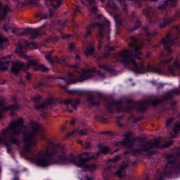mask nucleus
<instances>
[{
  "label": "nucleus",
  "mask_w": 180,
  "mask_h": 180,
  "mask_svg": "<svg viewBox=\"0 0 180 180\" xmlns=\"http://www.w3.org/2000/svg\"><path fill=\"white\" fill-rule=\"evenodd\" d=\"M99 152L89 156V158H82V155H88L89 153H83L82 155L74 157L72 155H68L65 151H61L58 153L57 160H52L49 162L48 158L56 155V152H50L49 148L44 149L40 152L38 155L33 160L34 164L37 167H42L43 168L49 167V165H68L72 164L76 167H80L83 168L84 171H96L98 166L96 164L86 165V162L91 161V160H96L101 155V153L103 154H108L109 148L105 145L98 146Z\"/></svg>",
  "instance_id": "f257e3e1"
},
{
  "label": "nucleus",
  "mask_w": 180,
  "mask_h": 180,
  "mask_svg": "<svg viewBox=\"0 0 180 180\" xmlns=\"http://www.w3.org/2000/svg\"><path fill=\"white\" fill-rule=\"evenodd\" d=\"M29 129L23 126V120L19 118L17 121L11 122L7 129H4L0 136V143H5L6 146L18 143V137L22 133L24 136V153H30L32 146H36V141L32 139L33 135L39 130V124L31 122Z\"/></svg>",
  "instance_id": "f03ea898"
},
{
  "label": "nucleus",
  "mask_w": 180,
  "mask_h": 180,
  "mask_svg": "<svg viewBox=\"0 0 180 180\" xmlns=\"http://www.w3.org/2000/svg\"><path fill=\"white\" fill-rule=\"evenodd\" d=\"M36 60H30L25 66L23 63L18 61L12 62L11 56L6 57L0 56V70H11L13 72H15V74H18L20 70H27V68H30L32 65H36Z\"/></svg>",
  "instance_id": "7ed1b4c3"
},
{
  "label": "nucleus",
  "mask_w": 180,
  "mask_h": 180,
  "mask_svg": "<svg viewBox=\"0 0 180 180\" xmlns=\"http://www.w3.org/2000/svg\"><path fill=\"white\" fill-rule=\"evenodd\" d=\"M131 57H133V55H130V52L129 51H124L119 54L118 61H120L124 64H132L136 67L138 71H140V72H156L157 74H161V69L150 65L146 66L143 65H136V62L133 58H131Z\"/></svg>",
  "instance_id": "20e7f679"
},
{
  "label": "nucleus",
  "mask_w": 180,
  "mask_h": 180,
  "mask_svg": "<svg viewBox=\"0 0 180 180\" xmlns=\"http://www.w3.org/2000/svg\"><path fill=\"white\" fill-rule=\"evenodd\" d=\"M94 70H83V73H82L77 80H74V76L71 73H68L66 77H60L61 81L65 82V84H61L63 88H67L70 84H75V82L85 81V79H88V78H91L90 76L91 72H94Z\"/></svg>",
  "instance_id": "39448f33"
},
{
  "label": "nucleus",
  "mask_w": 180,
  "mask_h": 180,
  "mask_svg": "<svg viewBox=\"0 0 180 180\" xmlns=\"http://www.w3.org/2000/svg\"><path fill=\"white\" fill-rule=\"evenodd\" d=\"M161 139H156L154 144L151 146L150 143L141 144L139 146V148L136 150V153H139L140 154H150V150L153 147H157L158 148H161Z\"/></svg>",
  "instance_id": "423d86ee"
},
{
  "label": "nucleus",
  "mask_w": 180,
  "mask_h": 180,
  "mask_svg": "<svg viewBox=\"0 0 180 180\" xmlns=\"http://www.w3.org/2000/svg\"><path fill=\"white\" fill-rule=\"evenodd\" d=\"M29 46H30L31 49H37V44L36 43H32L29 44L27 41H22L21 43L19 44L18 48L15 50V52L18 53V54H23V53H25V51L26 50V48Z\"/></svg>",
  "instance_id": "0eeeda50"
},
{
  "label": "nucleus",
  "mask_w": 180,
  "mask_h": 180,
  "mask_svg": "<svg viewBox=\"0 0 180 180\" xmlns=\"http://www.w3.org/2000/svg\"><path fill=\"white\" fill-rule=\"evenodd\" d=\"M162 65H168L169 64L170 67L169 68V70L172 72L174 68H180V56L176 58L173 60V66H172V58L169 60H166L164 62H162Z\"/></svg>",
  "instance_id": "6e6552de"
},
{
  "label": "nucleus",
  "mask_w": 180,
  "mask_h": 180,
  "mask_svg": "<svg viewBox=\"0 0 180 180\" xmlns=\"http://www.w3.org/2000/svg\"><path fill=\"white\" fill-rule=\"evenodd\" d=\"M129 165L128 163H124L120 167L119 170L115 173V175L118 176V178H123L124 175H126V173L124 172V168Z\"/></svg>",
  "instance_id": "1a4fd4ad"
},
{
  "label": "nucleus",
  "mask_w": 180,
  "mask_h": 180,
  "mask_svg": "<svg viewBox=\"0 0 180 180\" xmlns=\"http://www.w3.org/2000/svg\"><path fill=\"white\" fill-rule=\"evenodd\" d=\"M131 41L132 42L131 44V46L132 47H134L135 49V51L132 54H136V56H139V54H140V46H136V44H134L136 43V41H137V39H136L135 37H131Z\"/></svg>",
  "instance_id": "9d476101"
},
{
  "label": "nucleus",
  "mask_w": 180,
  "mask_h": 180,
  "mask_svg": "<svg viewBox=\"0 0 180 180\" xmlns=\"http://www.w3.org/2000/svg\"><path fill=\"white\" fill-rule=\"evenodd\" d=\"M39 30H40V28L37 30H27V34H31L32 39H36L37 36H39Z\"/></svg>",
  "instance_id": "9b49d317"
},
{
  "label": "nucleus",
  "mask_w": 180,
  "mask_h": 180,
  "mask_svg": "<svg viewBox=\"0 0 180 180\" xmlns=\"http://www.w3.org/2000/svg\"><path fill=\"white\" fill-rule=\"evenodd\" d=\"M9 11V7L8 6H5L2 7V3L0 1V16H5L8 11Z\"/></svg>",
  "instance_id": "f8f14e48"
},
{
  "label": "nucleus",
  "mask_w": 180,
  "mask_h": 180,
  "mask_svg": "<svg viewBox=\"0 0 180 180\" xmlns=\"http://www.w3.org/2000/svg\"><path fill=\"white\" fill-rule=\"evenodd\" d=\"M1 110H2V112H8V110H11V112H13L15 110H18V105H15L7 107H1Z\"/></svg>",
  "instance_id": "ddd939ff"
},
{
  "label": "nucleus",
  "mask_w": 180,
  "mask_h": 180,
  "mask_svg": "<svg viewBox=\"0 0 180 180\" xmlns=\"http://www.w3.org/2000/svg\"><path fill=\"white\" fill-rule=\"evenodd\" d=\"M64 103L65 105H71V106H72V108H75V105H78V103H79V101H72L71 99H66L64 101Z\"/></svg>",
  "instance_id": "4468645a"
},
{
  "label": "nucleus",
  "mask_w": 180,
  "mask_h": 180,
  "mask_svg": "<svg viewBox=\"0 0 180 180\" xmlns=\"http://www.w3.org/2000/svg\"><path fill=\"white\" fill-rule=\"evenodd\" d=\"M8 43V39L0 35V49H5Z\"/></svg>",
  "instance_id": "2eb2a0df"
},
{
  "label": "nucleus",
  "mask_w": 180,
  "mask_h": 180,
  "mask_svg": "<svg viewBox=\"0 0 180 180\" xmlns=\"http://www.w3.org/2000/svg\"><path fill=\"white\" fill-rule=\"evenodd\" d=\"M162 43L163 44H174V37L167 36L165 39H164Z\"/></svg>",
  "instance_id": "dca6fc26"
},
{
  "label": "nucleus",
  "mask_w": 180,
  "mask_h": 180,
  "mask_svg": "<svg viewBox=\"0 0 180 180\" xmlns=\"http://www.w3.org/2000/svg\"><path fill=\"white\" fill-rule=\"evenodd\" d=\"M174 20H175V19H174V18H167V19L165 20L163 23L161 25V27H164V26H165V25H168V23H171V22H174Z\"/></svg>",
  "instance_id": "f3484780"
},
{
  "label": "nucleus",
  "mask_w": 180,
  "mask_h": 180,
  "mask_svg": "<svg viewBox=\"0 0 180 180\" xmlns=\"http://www.w3.org/2000/svg\"><path fill=\"white\" fill-rule=\"evenodd\" d=\"M94 51L95 49L92 46H91L90 48H86L85 54L86 56H91V54H92Z\"/></svg>",
  "instance_id": "a211bd4d"
},
{
  "label": "nucleus",
  "mask_w": 180,
  "mask_h": 180,
  "mask_svg": "<svg viewBox=\"0 0 180 180\" xmlns=\"http://www.w3.org/2000/svg\"><path fill=\"white\" fill-rule=\"evenodd\" d=\"M58 5H54V4H51V9H57V8H58L60 6V5L61 4V1L60 0H56Z\"/></svg>",
  "instance_id": "6ab92c4d"
},
{
  "label": "nucleus",
  "mask_w": 180,
  "mask_h": 180,
  "mask_svg": "<svg viewBox=\"0 0 180 180\" xmlns=\"http://www.w3.org/2000/svg\"><path fill=\"white\" fill-rule=\"evenodd\" d=\"M51 15H53V11L51 10H49V14L45 15L44 17H41V19H49V18H51Z\"/></svg>",
  "instance_id": "aec40b11"
},
{
  "label": "nucleus",
  "mask_w": 180,
  "mask_h": 180,
  "mask_svg": "<svg viewBox=\"0 0 180 180\" xmlns=\"http://www.w3.org/2000/svg\"><path fill=\"white\" fill-rule=\"evenodd\" d=\"M173 121H174V120L172 118H170L169 120H168L166 122V127L167 128L171 127V124L172 123Z\"/></svg>",
  "instance_id": "412c9836"
},
{
  "label": "nucleus",
  "mask_w": 180,
  "mask_h": 180,
  "mask_svg": "<svg viewBox=\"0 0 180 180\" xmlns=\"http://www.w3.org/2000/svg\"><path fill=\"white\" fill-rule=\"evenodd\" d=\"M100 68H101L102 70H104L105 71H110V68H109V66H106L105 65H101Z\"/></svg>",
  "instance_id": "4be33fe9"
},
{
  "label": "nucleus",
  "mask_w": 180,
  "mask_h": 180,
  "mask_svg": "<svg viewBox=\"0 0 180 180\" xmlns=\"http://www.w3.org/2000/svg\"><path fill=\"white\" fill-rule=\"evenodd\" d=\"M86 133H87L86 129H83V130L79 131V134H80V136H85V134H86Z\"/></svg>",
  "instance_id": "5701e85b"
},
{
  "label": "nucleus",
  "mask_w": 180,
  "mask_h": 180,
  "mask_svg": "<svg viewBox=\"0 0 180 180\" xmlns=\"http://www.w3.org/2000/svg\"><path fill=\"white\" fill-rule=\"evenodd\" d=\"M45 58L49 61V63H53V59L50 55H46Z\"/></svg>",
  "instance_id": "b1692460"
},
{
  "label": "nucleus",
  "mask_w": 180,
  "mask_h": 180,
  "mask_svg": "<svg viewBox=\"0 0 180 180\" xmlns=\"http://www.w3.org/2000/svg\"><path fill=\"white\" fill-rule=\"evenodd\" d=\"M175 172L176 175H180V165L176 167Z\"/></svg>",
  "instance_id": "393cba45"
},
{
  "label": "nucleus",
  "mask_w": 180,
  "mask_h": 180,
  "mask_svg": "<svg viewBox=\"0 0 180 180\" xmlns=\"http://www.w3.org/2000/svg\"><path fill=\"white\" fill-rule=\"evenodd\" d=\"M91 12H92L93 13H95L96 12V11H98V7H92L91 8H90Z\"/></svg>",
  "instance_id": "a878e982"
},
{
  "label": "nucleus",
  "mask_w": 180,
  "mask_h": 180,
  "mask_svg": "<svg viewBox=\"0 0 180 180\" xmlns=\"http://www.w3.org/2000/svg\"><path fill=\"white\" fill-rule=\"evenodd\" d=\"M119 160H120V155H117L115 156L113 159H112V161H119Z\"/></svg>",
  "instance_id": "bb28decb"
},
{
  "label": "nucleus",
  "mask_w": 180,
  "mask_h": 180,
  "mask_svg": "<svg viewBox=\"0 0 180 180\" xmlns=\"http://www.w3.org/2000/svg\"><path fill=\"white\" fill-rule=\"evenodd\" d=\"M74 48H75L74 44H70L69 45V50H70V51H72V50H73Z\"/></svg>",
  "instance_id": "cd10ccee"
},
{
  "label": "nucleus",
  "mask_w": 180,
  "mask_h": 180,
  "mask_svg": "<svg viewBox=\"0 0 180 180\" xmlns=\"http://www.w3.org/2000/svg\"><path fill=\"white\" fill-rule=\"evenodd\" d=\"M84 1H86L89 5H91V4H95V0H84Z\"/></svg>",
  "instance_id": "c85d7f7f"
},
{
  "label": "nucleus",
  "mask_w": 180,
  "mask_h": 180,
  "mask_svg": "<svg viewBox=\"0 0 180 180\" xmlns=\"http://www.w3.org/2000/svg\"><path fill=\"white\" fill-rule=\"evenodd\" d=\"M114 19H115V22L117 23V22H119V15H115V17H114Z\"/></svg>",
  "instance_id": "c756f323"
},
{
  "label": "nucleus",
  "mask_w": 180,
  "mask_h": 180,
  "mask_svg": "<svg viewBox=\"0 0 180 180\" xmlns=\"http://www.w3.org/2000/svg\"><path fill=\"white\" fill-rule=\"evenodd\" d=\"M41 68L42 71H47V68H46L44 65H41Z\"/></svg>",
  "instance_id": "7c9ffc66"
},
{
  "label": "nucleus",
  "mask_w": 180,
  "mask_h": 180,
  "mask_svg": "<svg viewBox=\"0 0 180 180\" xmlns=\"http://www.w3.org/2000/svg\"><path fill=\"white\" fill-rule=\"evenodd\" d=\"M86 148H89V147H91V143L89 142H87L86 143Z\"/></svg>",
  "instance_id": "2f4dec72"
},
{
  "label": "nucleus",
  "mask_w": 180,
  "mask_h": 180,
  "mask_svg": "<svg viewBox=\"0 0 180 180\" xmlns=\"http://www.w3.org/2000/svg\"><path fill=\"white\" fill-rule=\"evenodd\" d=\"M100 30H103V28L105 27V25H98Z\"/></svg>",
  "instance_id": "473e14b6"
},
{
  "label": "nucleus",
  "mask_w": 180,
  "mask_h": 180,
  "mask_svg": "<svg viewBox=\"0 0 180 180\" xmlns=\"http://www.w3.org/2000/svg\"><path fill=\"white\" fill-rule=\"evenodd\" d=\"M75 119L72 120L70 122V124L72 125V124H75Z\"/></svg>",
  "instance_id": "72a5a7b5"
},
{
  "label": "nucleus",
  "mask_w": 180,
  "mask_h": 180,
  "mask_svg": "<svg viewBox=\"0 0 180 180\" xmlns=\"http://www.w3.org/2000/svg\"><path fill=\"white\" fill-rule=\"evenodd\" d=\"M84 180H94V179H89L88 176H84Z\"/></svg>",
  "instance_id": "f704fd0d"
},
{
  "label": "nucleus",
  "mask_w": 180,
  "mask_h": 180,
  "mask_svg": "<svg viewBox=\"0 0 180 180\" xmlns=\"http://www.w3.org/2000/svg\"><path fill=\"white\" fill-rule=\"evenodd\" d=\"M18 30H19L18 29L14 30L12 31V33H15V34H17V32H18Z\"/></svg>",
  "instance_id": "c9c22d12"
},
{
  "label": "nucleus",
  "mask_w": 180,
  "mask_h": 180,
  "mask_svg": "<svg viewBox=\"0 0 180 180\" xmlns=\"http://www.w3.org/2000/svg\"><path fill=\"white\" fill-rule=\"evenodd\" d=\"M172 144V142H169L167 145L164 146L163 147H169Z\"/></svg>",
  "instance_id": "e433bc0d"
},
{
  "label": "nucleus",
  "mask_w": 180,
  "mask_h": 180,
  "mask_svg": "<svg viewBox=\"0 0 180 180\" xmlns=\"http://www.w3.org/2000/svg\"><path fill=\"white\" fill-rule=\"evenodd\" d=\"M4 29L6 30V32H8L9 30V29L7 28L6 25L4 26Z\"/></svg>",
  "instance_id": "4c0bfd02"
},
{
  "label": "nucleus",
  "mask_w": 180,
  "mask_h": 180,
  "mask_svg": "<svg viewBox=\"0 0 180 180\" xmlns=\"http://www.w3.org/2000/svg\"><path fill=\"white\" fill-rule=\"evenodd\" d=\"M75 12H79V7H77V8H76Z\"/></svg>",
  "instance_id": "58836bf2"
},
{
  "label": "nucleus",
  "mask_w": 180,
  "mask_h": 180,
  "mask_svg": "<svg viewBox=\"0 0 180 180\" xmlns=\"http://www.w3.org/2000/svg\"><path fill=\"white\" fill-rule=\"evenodd\" d=\"M89 34H91V31L90 30L87 31L86 36H89Z\"/></svg>",
  "instance_id": "ea45409f"
},
{
  "label": "nucleus",
  "mask_w": 180,
  "mask_h": 180,
  "mask_svg": "<svg viewBox=\"0 0 180 180\" xmlns=\"http://www.w3.org/2000/svg\"><path fill=\"white\" fill-rule=\"evenodd\" d=\"M109 51H113V50H115V48H109Z\"/></svg>",
  "instance_id": "a19ab883"
},
{
  "label": "nucleus",
  "mask_w": 180,
  "mask_h": 180,
  "mask_svg": "<svg viewBox=\"0 0 180 180\" xmlns=\"http://www.w3.org/2000/svg\"><path fill=\"white\" fill-rule=\"evenodd\" d=\"M26 78H27V79H30V75H27L26 76Z\"/></svg>",
  "instance_id": "79ce46f5"
},
{
  "label": "nucleus",
  "mask_w": 180,
  "mask_h": 180,
  "mask_svg": "<svg viewBox=\"0 0 180 180\" xmlns=\"http://www.w3.org/2000/svg\"><path fill=\"white\" fill-rule=\"evenodd\" d=\"M167 51H168V53H171V49L167 48Z\"/></svg>",
  "instance_id": "37998d69"
},
{
  "label": "nucleus",
  "mask_w": 180,
  "mask_h": 180,
  "mask_svg": "<svg viewBox=\"0 0 180 180\" xmlns=\"http://www.w3.org/2000/svg\"><path fill=\"white\" fill-rule=\"evenodd\" d=\"M40 108L43 109V108H46V106L45 105H41Z\"/></svg>",
  "instance_id": "c03bdc74"
},
{
  "label": "nucleus",
  "mask_w": 180,
  "mask_h": 180,
  "mask_svg": "<svg viewBox=\"0 0 180 180\" xmlns=\"http://www.w3.org/2000/svg\"><path fill=\"white\" fill-rule=\"evenodd\" d=\"M23 57H24V58H27V56H26L25 54H23Z\"/></svg>",
  "instance_id": "a18cd8bd"
},
{
  "label": "nucleus",
  "mask_w": 180,
  "mask_h": 180,
  "mask_svg": "<svg viewBox=\"0 0 180 180\" xmlns=\"http://www.w3.org/2000/svg\"><path fill=\"white\" fill-rule=\"evenodd\" d=\"M91 103H92L93 105H96L95 103H94L93 101H91Z\"/></svg>",
  "instance_id": "49530a36"
},
{
  "label": "nucleus",
  "mask_w": 180,
  "mask_h": 180,
  "mask_svg": "<svg viewBox=\"0 0 180 180\" xmlns=\"http://www.w3.org/2000/svg\"><path fill=\"white\" fill-rule=\"evenodd\" d=\"M170 1H172V2H175L176 0H170Z\"/></svg>",
  "instance_id": "de8ad7c7"
},
{
  "label": "nucleus",
  "mask_w": 180,
  "mask_h": 180,
  "mask_svg": "<svg viewBox=\"0 0 180 180\" xmlns=\"http://www.w3.org/2000/svg\"><path fill=\"white\" fill-rule=\"evenodd\" d=\"M1 117H2V114H0V119H1Z\"/></svg>",
  "instance_id": "09e8293b"
},
{
  "label": "nucleus",
  "mask_w": 180,
  "mask_h": 180,
  "mask_svg": "<svg viewBox=\"0 0 180 180\" xmlns=\"http://www.w3.org/2000/svg\"><path fill=\"white\" fill-rule=\"evenodd\" d=\"M58 63H61V61H60V60H58Z\"/></svg>",
  "instance_id": "8fccbe9b"
},
{
  "label": "nucleus",
  "mask_w": 180,
  "mask_h": 180,
  "mask_svg": "<svg viewBox=\"0 0 180 180\" xmlns=\"http://www.w3.org/2000/svg\"><path fill=\"white\" fill-rule=\"evenodd\" d=\"M101 2H103V0H100Z\"/></svg>",
  "instance_id": "3c124183"
},
{
  "label": "nucleus",
  "mask_w": 180,
  "mask_h": 180,
  "mask_svg": "<svg viewBox=\"0 0 180 180\" xmlns=\"http://www.w3.org/2000/svg\"><path fill=\"white\" fill-rule=\"evenodd\" d=\"M40 85H41V84H39V86H40Z\"/></svg>",
  "instance_id": "603ef678"
},
{
  "label": "nucleus",
  "mask_w": 180,
  "mask_h": 180,
  "mask_svg": "<svg viewBox=\"0 0 180 180\" xmlns=\"http://www.w3.org/2000/svg\"><path fill=\"white\" fill-rule=\"evenodd\" d=\"M11 116H12V115H13V113L11 112Z\"/></svg>",
  "instance_id": "864d4df0"
},
{
  "label": "nucleus",
  "mask_w": 180,
  "mask_h": 180,
  "mask_svg": "<svg viewBox=\"0 0 180 180\" xmlns=\"http://www.w3.org/2000/svg\"><path fill=\"white\" fill-rule=\"evenodd\" d=\"M65 22L67 23V20H65Z\"/></svg>",
  "instance_id": "5fc2aeb1"
},
{
  "label": "nucleus",
  "mask_w": 180,
  "mask_h": 180,
  "mask_svg": "<svg viewBox=\"0 0 180 180\" xmlns=\"http://www.w3.org/2000/svg\"><path fill=\"white\" fill-rule=\"evenodd\" d=\"M67 37H70V35H68Z\"/></svg>",
  "instance_id": "6e6d98bb"
},
{
  "label": "nucleus",
  "mask_w": 180,
  "mask_h": 180,
  "mask_svg": "<svg viewBox=\"0 0 180 180\" xmlns=\"http://www.w3.org/2000/svg\"><path fill=\"white\" fill-rule=\"evenodd\" d=\"M98 49H101V46H98Z\"/></svg>",
  "instance_id": "4d7b16f0"
},
{
  "label": "nucleus",
  "mask_w": 180,
  "mask_h": 180,
  "mask_svg": "<svg viewBox=\"0 0 180 180\" xmlns=\"http://www.w3.org/2000/svg\"><path fill=\"white\" fill-rule=\"evenodd\" d=\"M82 4H84V1H82Z\"/></svg>",
  "instance_id": "13d9d810"
},
{
  "label": "nucleus",
  "mask_w": 180,
  "mask_h": 180,
  "mask_svg": "<svg viewBox=\"0 0 180 180\" xmlns=\"http://www.w3.org/2000/svg\"><path fill=\"white\" fill-rule=\"evenodd\" d=\"M77 58H79V56H77Z\"/></svg>",
  "instance_id": "bf43d9fd"
},
{
  "label": "nucleus",
  "mask_w": 180,
  "mask_h": 180,
  "mask_svg": "<svg viewBox=\"0 0 180 180\" xmlns=\"http://www.w3.org/2000/svg\"><path fill=\"white\" fill-rule=\"evenodd\" d=\"M107 23H109V21H107Z\"/></svg>",
  "instance_id": "052dcab7"
},
{
  "label": "nucleus",
  "mask_w": 180,
  "mask_h": 180,
  "mask_svg": "<svg viewBox=\"0 0 180 180\" xmlns=\"http://www.w3.org/2000/svg\"><path fill=\"white\" fill-rule=\"evenodd\" d=\"M155 102H156V103H158V102H157V101H155Z\"/></svg>",
  "instance_id": "680f3d73"
},
{
  "label": "nucleus",
  "mask_w": 180,
  "mask_h": 180,
  "mask_svg": "<svg viewBox=\"0 0 180 180\" xmlns=\"http://www.w3.org/2000/svg\"><path fill=\"white\" fill-rule=\"evenodd\" d=\"M153 105H155V103H153Z\"/></svg>",
  "instance_id": "e2e57ef3"
}]
</instances>
